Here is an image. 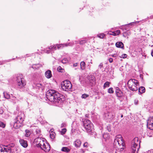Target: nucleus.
<instances>
[{
	"instance_id": "43",
	"label": "nucleus",
	"mask_w": 153,
	"mask_h": 153,
	"mask_svg": "<svg viewBox=\"0 0 153 153\" xmlns=\"http://www.w3.org/2000/svg\"><path fill=\"white\" fill-rule=\"evenodd\" d=\"M103 64L102 63H100L98 66L99 68H100V69H101L102 68H103Z\"/></svg>"
},
{
	"instance_id": "39",
	"label": "nucleus",
	"mask_w": 153,
	"mask_h": 153,
	"mask_svg": "<svg viewBox=\"0 0 153 153\" xmlns=\"http://www.w3.org/2000/svg\"><path fill=\"white\" fill-rule=\"evenodd\" d=\"M127 55L126 54H123L120 57L121 58H126L127 57Z\"/></svg>"
},
{
	"instance_id": "44",
	"label": "nucleus",
	"mask_w": 153,
	"mask_h": 153,
	"mask_svg": "<svg viewBox=\"0 0 153 153\" xmlns=\"http://www.w3.org/2000/svg\"><path fill=\"white\" fill-rule=\"evenodd\" d=\"M84 147H87L88 146V144L87 142H85L83 145Z\"/></svg>"
},
{
	"instance_id": "17",
	"label": "nucleus",
	"mask_w": 153,
	"mask_h": 153,
	"mask_svg": "<svg viewBox=\"0 0 153 153\" xmlns=\"http://www.w3.org/2000/svg\"><path fill=\"white\" fill-rule=\"evenodd\" d=\"M19 142L21 146L23 147L26 148L27 146V141L23 139H21L19 140Z\"/></svg>"
},
{
	"instance_id": "30",
	"label": "nucleus",
	"mask_w": 153,
	"mask_h": 153,
	"mask_svg": "<svg viewBox=\"0 0 153 153\" xmlns=\"http://www.w3.org/2000/svg\"><path fill=\"white\" fill-rule=\"evenodd\" d=\"M105 35L104 33H100L97 35V36L100 38H103Z\"/></svg>"
},
{
	"instance_id": "27",
	"label": "nucleus",
	"mask_w": 153,
	"mask_h": 153,
	"mask_svg": "<svg viewBox=\"0 0 153 153\" xmlns=\"http://www.w3.org/2000/svg\"><path fill=\"white\" fill-rule=\"evenodd\" d=\"M120 33V30H117L113 32H112V34H110L116 36L119 35Z\"/></svg>"
},
{
	"instance_id": "57",
	"label": "nucleus",
	"mask_w": 153,
	"mask_h": 153,
	"mask_svg": "<svg viewBox=\"0 0 153 153\" xmlns=\"http://www.w3.org/2000/svg\"><path fill=\"white\" fill-rule=\"evenodd\" d=\"M123 117V115H121V117H122H122Z\"/></svg>"
},
{
	"instance_id": "47",
	"label": "nucleus",
	"mask_w": 153,
	"mask_h": 153,
	"mask_svg": "<svg viewBox=\"0 0 153 153\" xmlns=\"http://www.w3.org/2000/svg\"><path fill=\"white\" fill-rule=\"evenodd\" d=\"M108 60L110 63H111L113 61V59L112 58H109V59H108Z\"/></svg>"
},
{
	"instance_id": "6",
	"label": "nucleus",
	"mask_w": 153,
	"mask_h": 153,
	"mask_svg": "<svg viewBox=\"0 0 153 153\" xmlns=\"http://www.w3.org/2000/svg\"><path fill=\"white\" fill-rule=\"evenodd\" d=\"M141 141L137 137H135L131 142V150L132 153H137L140 148Z\"/></svg>"
},
{
	"instance_id": "2",
	"label": "nucleus",
	"mask_w": 153,
	"mask_h": 153,
	"mask_svg": "<svg viewBox=\"0 0 153 153\" xmlns=\"http://www.w3.org/2000/svg\"><path fill=\"white\" fill-rule=\"evenodd\" d=\"M34 143L37 147H40L45 152H48L50 150V146L45 138L39 137L36 138Z\"/></svg>"
},
{
	"instance_id": "18",
	"label": "nucleus",
	"mask_w": 153,
	"mask_h": 153,
	"mask_svg": "<svg viewBox=\"0 0 153 153\" xmlns=\"http://www.w3.org/2000/svg\"><path fill=\"white\" fill-rule=\"evenodd\" d=\"M45 76L47 78H50L52 76V74L51 71L50 70H48L45 73Z\"/></svg>"
},
{
	"instance_id": "13",
	"label": "nucleus",
	"mask_w": 153,
	"mask_h": 153,
	"mask_svg": "<svg viewBox=\"0 0 153 153\" xmlns=\"http://www.w3.org/2000/svg\"><path fill=\"white\" fill-rule=\"evenodd\" d=\"M104 117L106 119H111L114 118V115L111 112H108L105 114Z\"/></svg>"
},
{
	"instance_id": "24",
	"label": "nucleus",
	"mask_w": 153,
	"mask_h": 153,
	"mask_svg": "<svg viewBox=\"0 0 153 153\" xmlns=\"http://www.w3.org/2000/svg\"><path fill=\"white\" fill-rule=\"evenodd\" d=\"M61 150L63 152L68 153L70 151V149L67 147H63L62 148Z\"/></svg>"
},
{
	"instance_id": "26",
	"label": "nucleus",
	"mask_w": 153,
	"mask_h": 153,
	"mask_svg": "<svg viewBox=\"0 0 153 153\" xmlns=\"http://www.w3.org/2000/svg\"><path fill=\"white\" fill-rule=\"evenodd\" d=\"M80 68L82 70L85 68V63L84 61L81 62L80 63Z\"/></svg>"
},
{
	"instance_id": "20",
	"label": "nucleus",
	"mask_w": 153,
	"mask_h": 153,
	"mask_svg": "<svg viewBox=\"0 0 153 153\" xmlns=\"http://www.w3.org/2000/svg\"><path fill=\"white\" fill-rule=\"evenodd\" d=\"M115 45L116 47L123 48L124 47V45L121 42H117L116 43Z\"/></svg>"
},
{
	"instance_id": "11",
	"label": "nucleus",
	"mask_w": 153,
	"mask_h": 153,
	"mask_svg": "<svg viewBox=\"0 0 153 153\" xmlns=\"http://www.w3.org/2000/svg\"><path fill=\"white\" fill-rule=\"evenodd\" d=\"M64 47V46L63 44H61L51 46L48 48H49V49H51V50L54 51L56 50V48L57 49H59L62 48Z\"/></svg>"
},
{
	"instance_id": "25",
	"label": "nucleus",
	"mask_w": 153,
	"mask_h": 153,
	"mask_svg": "<svg viewBox=\"0 0 153 153\" xmlns=\"http://www.w3.org/2000/svg\"><path fill=\"white\" fill-rule=\"evenodd\" d=\"M4 96V97L7 99H9L10 98V94L7 92H4L3 93Z\"/></svg>"
},
{
	"instance_id": "40",
	"label": "nucleus",
	"mask_w": 153,
	"mask_h": 153,
	"mask_svg": "<svg viewBox=\"0 0 153 153\" xmlns=\"http://www.w3.org/2000/svg\"><path fill=\"white\" fill-rule=\"evenodd\" d=\"M66 131V128L62 129L61 131V133L63 134H64Z\"/></svg>"
},
{
	"instance_id": "37",
	"label": "nucleus",
	"mask_w": 153,
	"mask_h": 153,
	"mask_svg": "<svg viewBox=\"0 0 153 153\" xmlns=\"http://www.w3.org/2000/svg\"><path fill=\"white\" fill-rule=\"evenodd\" d=\"M51 49H49V48H48V50L47 49H45L44 51V52L45 53H50V51H51Z\"/></svg>"
},
{
	"instance_id": "55",
	"label": "nucleus",
	"mask_w": 153,
	"mask_h": 153,
	"mask_svg": "<svg viewBox=\"0 0 153 153\" xmlns=\"http://www.w3.org/2000/svg\"><path fill=\"white\" fill-rule=\"evenodd\" d=\"M137 102H138V101H137V102H135V104H137Z\"/></svg>"
},
{
	"instance_id": "22",
	"label": "nucleus",
	"mask_w": 153,
	"mask_h": 153,
	"mask_svg": "<svg viewBox=\"0 0 153 153\" xmlns=\"http://www.w3.org/2000/svg\"><path fill=\"white\" fill-rule=\"evenodd\" d=\"M138 91L139 94H140L144 93L145 91V88L143 86L140 87L138 89Z\"/></svg>"
},
{
	"instance_id": "29",
	"label": "nucleus",
	"mask_w": 153,
	"mask_h": 153,
	"mask_svg": "<svg viewBox=\"0 0 153 153\" xmlns=\"http://www.w3.org/2000/svg\"><path fill=\"white\" fill-rule=\"evenodd\" d=\"M25 132L26 133L25 136L27 137H29L30 135V131L28 130H26Z\"/></svg>"
},
{
	"instance_id": "7",
	"label": "nucleus",
	"mask_w": 153,
	"mask_h": 153,
	"mask_svg": "<svg viewBox=\"0 0 153 153\" xmlns=\"http://www.w3.org/2000/svg\"><path fill=\"white\" fill-rule=\"evenodd\" d=\"M128 85L129 88L132 91H136L138 89L139 85L138 81L135 79H130L128 82Z\"/></svg>"
},
{
	"instance_id": "10",
	"label": "nucleus",
	"mask_w": 153,
	"mask_h": 153,
	"mask_svg": "<svg viewBox=\"0 0 153 153\" xmlns=\"http://www.w3.org/2000/svg\"><path fill=\"white\" fill-rule=\"evenodd\" d=\"M61 88L63 90L68 91L71 90L72 85L70 81L65 80L61 84Z\"/></svg>"
},
{
	"instance_id": "49",
	"label": "nucleus",
	"mask_w": 153,
	"mask_h": 153,
	"mask_svg": "<svg viewBox=\"0 0 153 153\" xmlns=\"http://www.w3.org/2000/svg\"><path fill=\"white\" fill-rule=\"evenodd\" d=\"M79 152L80 153H84L85 152L83 149H81L80 150Z\"/></svg>"
},
{
	"instance_id": "52",
	"label": "nucleus",
	"mask_w": 153,
	"mask_h": 153,
	"mask_svg": "<svg viewBox=\"0 0 153 153\" xmlns=\"http://www.w3.org/2000/svg\"><path fill=\"white\" fill-rule=\"evenodd\" d=\"M77 63H75L74 64H73V66L74 67H76L77 66Z\"/></svg>"
},
{
	"instance_id": "12",
	"label": "nucleus",
	"mask_w": 153,
	"mask_h": 153,
	"mask_svg": "<svg viewBox=\"0 0 153 153\" xmlns=\"http://www.w3.org/2000/svg\"><path fill=\"white\" fill-rule=\"evenodd\" d=\"M147 127L150 130H153V117H150L148 119Z\"/></svg>"
},
{
	"instance_id": "35",
	"label": "nucleus",
	"mask_w": 153,
	"mask_h": 153,
	"mask_svg": "<svg viewBox=\"0 0 153 153\" xmlns=\"http://www.w3.org/2000/svg\"><path fill=\"white\" fill-rule=\"evenodd\" d=\"M88 97V95L84 94H83L82 96V98H85Z\"/></svg>"
},
{
	"instance_id": "51",
	"label": "nucleus",
	"mask_w": 153,
	"mask_h": 153,
	"mask_svg": "<svg viewBox=\"0 0 153 153\" xmlns=\"http://www.w3.org/2000/svg\"><path fill=\"white\" fill-rule=\"evenodd\" d=\"M35 65H33V66H32V68H36V69H37V68H38L39 67H37V68H36L35 67Z\"/></svg>"
},
{
	"instance_id": "15",
	"label": "nucleus",
	"mask_w": 153,
	"mask_h": 153,
	"mask_svg": "<svg viewBox=\"0 0 153 153\" xmlns=\"http://www.w3.org/2000/svg\"><path fill=\"white\" fill-rule=\"evenodd\" d=\"M116 94L117 96L119 97H122L123 95V93L121 91V90L118 87H116Z\"/></svg>"
},
{
	"instance_id": "4",
	"label": "nucleus",
	"mask_w": 153,
	"mask_h": 153,
	"mask_svg": "<svg viewBox=\"0 0 153 153\" xmlns=\"http://www.w3.org/2000/svg\"><path fill=\"white\" fill-rule=\"evenodd\" d=\"M24 117L25 115L23 113L21 112H19L18 116L14 120V128H18L21 126L24 120Z\"/></svg>"
},
{
	"instance_id": "23",
	"label": "nucleus",
	"mask_w": 153,
	"mask_h": 153,
	"mask_svg": "<svg viewBox=\"0 0 153 153\" xmlns=\"http://www.w3.org/2000/svg\"><path fill=\"white\" fill-rule=\"evenodd\" d=\"M102 136L103 139L105 141H106L109 139V135L107 133H104L103 134Z\"/></svg>"
},
{
	"instance_id": "31",
	"label": "nucleus",
	"mask_w": 153,
	"mask_h": 153,
	"mask_svg": "<svg viewBox=\"0 0 153 153\" xmlns=\"http://www.w3.org/2000/svg\"><path fill=\"white\" fill-rule=\"evenodd\" d=\"M87 42V40L86 39H84L81 40L79 42V44L80 45H83L85 43H86Z\"/></svg>"
},
{
	"instance_id": "5",
	"label": "nucleus",
	"mask_w": 153,
	"mask_h": 153,
	"mask_svg": "<svg viewBox=\"0 0 153 153\" xmlns=\"http://www.w3.org/2000/svg\"><path fill=\"white\" fill-rule=\"evenodd\" d=\"M114 144L117 146L120 151H122L125 148V143L120 135H117L114 141Z\"/></svg>"
},
{
	"instance_id": "45",
	"label": "nucleus",
	"mask_w": 153,
	"mask_h": 153,
	"mask_svg": "<svg viewBox=\"0 0 153 153\" xmlns=\"http://www.w3.org/2000/svg\"><path fill=\"white\" fill-rule=\"evenodd\" d=\"M66 125V124L65 123H62L61 125V127L63 128L65 127Z\"/></svg>"
},
{
	"instance_id": "3",
	"label": "nucleus",
	"mask_w": 153,
	"mask_h": 153,
	"mask_svg": "<svg viewBox=\"0 0 153 153\" xmlns=\"http://www.w3.org/2000/svg\"><path fill=\"white\" fill-rule=\"evenodd\" d=\"M82 121L86 131L89 134L93 135L94 133L92 123L90 120L83 118L82 119Z\"/></svg>"
},
{
	"instance_id": "33",
	"label": "nucleus",
	"mask_w": 153,
	"mask_h": 153,
	"mask_svg": "<svg viewBox=\"0 0 153 153\" xmlns=\"http://www.w3.org/2000/svg\"><path fill=\"white\" fill-rule=\"evenodd\" d=\"M68 62V60L66 58H65L62 60V62L64 63H66Z\"/></svg>"
},
{
	"instance_id": "28",
	"label": "nucleus",
	"mask_w": 153,
	"mask_h": 153,
	"mask_svg": "<svg viewBox=\"0 0 153 153\" xmlns=\"http://www.w3.org/2000/svg\"><path fill=\"white\" fill-rule=\"evenodd\" d=\"M110 82H106L104 85L103 88L105 89L107 87H109V84Z\"/></svg>"
},
{
	"instance_id": "36",
	"label": "nucleus",
	"mask_w": 153,
	"mask_h": 153,
	"mask_svg": "<svg viewBox=\"0 0 153 153\" xmlns=\"http://www.w3.org/2000/svg\"><path fill=\"white\" fill-rule=\"evenodd\" d=\"M63 69L60 66H59L58 68V71L61 72H62Z\"/></svg>"
},
{
	"instance_id": "41",
	"label": "nucleus",
	"mask_w": 153,
	"mask_h": 153,
	"mask_svg": "<svg viewBox=\"0 0 153 153\" xmlns=\"http://www.w3.org/2000/svg\"><path fill=\"white\" fill-rule=\"evenodd\" d=\"M136 23V22H133L130 23L128 24H126V25H125L126 26H128V25H132L133 24H135Z\"/></svg>"
},
{
	"instance_id": "1",
	"label": "nucleus",
	"mask_w": 153,
	"mask_h": 153,
	"mask_svg": "<svg viewBox=\"0 0 153 153\" xmlns=\"http://www.w3.org/2000/svg\"><path fill=\"white\" fill-rule=\"evenodd\" d=\"M46 97L50 101L55 103L61 104L65 100L64 95L54 90L50 89L46 92Z\"/></svg>"
},
{
	"instance_id": "50",
	"label": "nucleus",
	"mask_w": 153,
	"mask_h": 153,
	"mask_svg": "<svg viewBox=\"0 0 153 153\" xmlns=\"http://www.w3.org/2000/svg\"><path fill=\"white\" fill-rule=\"evenodd\" d=\"M111 56L114 57H116L117 56V55L115 54H112Z\"/></svg>"
},
{
	"instance_id": "16",
	"label": "nucleus",
	"mask_w": 153,
	"mask_h": 153,
	"mask_svg": "<svg viewBox=\"0 0 153 153\" xmlns=\"http://www.w3.org/2000/svg\"><path fill=\"white\" fill-rule=\"evenodd\" d=\"M81 142L79 139H77L74 142V145L77 148H79L81 146Z\"/></svg>"
},
{
	"instance_id": "8",
	"label": "nucleus",
	"mask_w": 153,
	"mask_h": 153,
	"mask_svg": "<svg viewBox=\"0 0 153 153\" xmlns=\"http://www.w3.org/2000/svg\"><path fill=\"white\" fill-rule=\"evenodd\" d=\"M17 85L18 88H21L26 85V82L22 74H18L16 77Z\"/></svg>"
},
{
	"instance_id": "56",
	"label": "nucleus",
	"mask_w": 153,
	"mask_h": 153,
	"mask_svg": "<svg viewBox=\"0 0 153 153\" xmlns=\"http://www.w3.org/2000/svg\"><path fill=\"white\" fill-rule=\"evenodd\" d=\"M88 114H86L85 115V116L86 117H88Z\"/></svg>"
},
{
	"instance_id": "34",
	"label": "nucleus",
	"mask_w": 153,
	"mask_h": 153,
	"mask_svg": "<svg viewBox=\"0 0 153 153\" xmlns=\"http://www.w3.org/2000/svg\"><path fill=\"white\" fill-rule=\"evenodd\" d=\"M108 92L110 94H112L114 93V91L112 88H110L108 89Z\"/></svg>"
},
{
	"instance_id": "9",
	"label": "nucleus",
	"mask_w": 153,
	"mask_h": 153,
	"mask_svg": "<svg viewBox=\"0 0 153 153\" xmlns=\"http://www.w3.org/2000/svg\"><path fill=\"white\" fill-rule=\"evenodd\" d=\"M88 82H87L86 80L85 81H81V83L83 85H90L91 86L94 85L96 83V80L95 77L94 76L90 75L88 77Z\"/></svg>"
},
{
	"instance_id": "14",
	"label": "nucleus",
	"mask_w": 153,
	"mask_h": 153,
	"mask_svg": "<svg viewBox=\"0 0 153 153\" xmlns=\"http://www.w3.org/2000/svg\"><path fill=\"white\" fill-rule=\"evenodd\" d=\"M3 153L6 152L7 153H10L11 149L10 146H3Z\"/></svg>"
},
{
	"instance_id": "19",
	"label": "nucleus",
	"mask_w": 153,
	"mask_h": 153,
	"mask_svg": "<svg viewBox=\"0 0 153 153\" xmlns=\"http://www.w3.org/2000/svg\"><path fill=\"white\" fill-rule=\"evenodd\" d=\"M77 43H77L76 41H73L72 42H71L70 43H65L62 44L64 45V47H67L68 46H71L74 45L75 44H76Z\"/></svg>"
},
{
	"instance_id": "48",
	"label": "nucleus",
	"mask_w": 153,
	"mask_h": 153,
	"mask_svg": "<svg viewBox=\"0 0 153 153\" xmlns=\"http://www.w3.org/2000/svg\"><path fill=\"white\" fill-rule=\"evenodd\" d=\"M50 136L51 138L53 139L54 137V136L53 134L52 135L51 134H50Z\"/></svg>"
},
{
	"instance_id": "53",
	"label": "nucleus",
	"mask_w": 153,
	"mask_h": 153,
	"mask_svg": "<svg viewBox=\"0 0 153 153\" xmlns=\"http://www.w3.org/2000/svg\"><path fill=\"white\" fill-rule=\"evenodd\" d=\"M151 54L152 57H153V49L152 50L151 53Z\"/></svg>"
},
{
	"instance_id": "32",
	"label": "nucleus",
	"mask_w": 153,
	"mask_h": 153,
	"mask_svg": "<svg viewBox=\"0 0 153 153\" xmlns=\"http://www.w3.org/2000/svg\"><path fill=\"white\" fill-rule=\"evenodd\" d=\"M5 124L3 122L0 121V127L4 128L5 126Z\"/></svg>"
},
{
	"instance_id": "58",
	"label": "nucleus",
	"mask_w": 153,
	"mask_h": 153,
	"mask_svg": "<svg viewBox=\"0 0 153 153\" xmlns=\"http://www.w3.org/2000/svg\"><path fill=\"white\" fill-rule=\"evenodd\" d=\"M93 153H96L94 152Z\"/></svg>"
},
{
	"instance_id": "21",
	"label": "nucleus",
	"mask_w": 153,
	"mask_h": 153,
	"mask_svg": "<svg viewBox=\"0 0 153 153\" xmlns=\"http://www.w3.org/2000/svg\"><path fill=\"white\" fill-rule=\"evenodd\" d=\"M39 89L41 88L42 89L44 88V86L43 85L41 82L36 83L34 84Z\"/></svg>"
},
{
	"instance_id": "42",
	"label": "nucleus",
	"mask_w": 153,
	"mask_h": 153,
	"mask_svg": "<svg viewBox=\"0 0 153 153\" xmlns=\"http://www.w3.org/2000/svg\"><path fill=\"white\" fill-rule=\"evenodd\" d=\"M106 129L108 131H111V129L110 126H107L106 128Z\"/></svg>"
},
{
	"instance_id": "46",
	"label": "nucleus",
	"mask_w": 153,
	"mask_h": 153,
	"mask_svg": "<svg viewBox=\"0 0 153 153\" xmlns=\"http://www.w3.org/2000/svg\"><path fill=\"white\" fill-rule=\"evenodd\" d=\"M4 111L2 108H0V115L2 114L3 113Z\"/></svg>"
},
{
	"instance_id": "54",
	"label": "nucleus",
	"mask_w": 153,
	"mask_h": 153,
	"mask_svg": "<svg viewBox=\"0 0 153 153\" xmlns=\"http://www.w3.org/2000/svg\"><path fill=\"white\" fill-rule=\"evenodd\" d=\"M8 146H11V148L12 147H13L14 146V145L13 144H11V145H8Z\"/></svg>"
},
{
	"instance_id": "38",
	"label": "nucleus",
	"mask_w": 153,
	"mask_h": 153,
	"mask_svg": "<svg viewBox=\"0 0 153 153\" xmlns=\"http://www.w3.org/2000/svg\"><path fill=\"white\" fill-rule=\"evenodd\" d=\"M4 145L0 146V152L3 153V147Z\"/></svg>"
}]
</instances>
